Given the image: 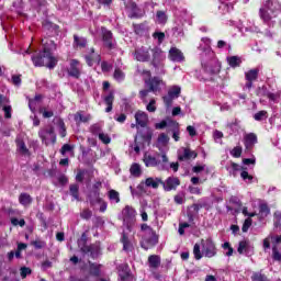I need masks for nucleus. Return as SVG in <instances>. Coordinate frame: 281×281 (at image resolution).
Wrapping results in <instances>:
<instances>
[{
  "label": "nucleus",
  "instance_id": "6ab92c4d",
  "mask_svg": "<svg viewBox=\"0 0 281 281\" xmlns=\"http://www.w3.org/2000/svg\"><path fill=\"white\" fill-rule=\"evenodd\" d=\"M143 161L146 168H157L161 164V160L157 159V157L153 155L145 154L143 157Z\"/></svg>",
  "mask_w": 281,
  "mask_h": 281
},
{
  "label": "nucleus",
  "instance_id": "393cba45",
  "mask_svg": "<svg viewBox=\"0 0 281 281\" xmlns=\"http://www.w3.org/2000/svg\"><path fill=\"white\" fill-rule=\"evenodd\" d=\"M103 102L106 104L105 113H111V111H113V102H115V94L110 92L106 97H104Z\"/></svg>",
  "mask_w": 281,
  "mask_h": 281
},
{
  "label": "nucleus",
  "instance_id": "58836bf2",
  "mask_svg": "<svg viewBox=\"0 0 281 281\" xmlns=\"http://www.w3.org/2000/svg\"><path fill=\"white\" fill-rule=\"evenodd\" d=\"M240 177L244 181H249V183L254 181V176L249 175V171H247V167H241Z\"/></svg>",
  "mask_w": 281,
  "mask_h": 281
},
{
  "label": "nucleus",
  "instance_id": "6e6552de",
  "mask_svg": "<svg viewBox=\"0 0 281 281\" xmlns=\"http://www.w3.org/2000/svg\"><path fill=\"white\" fill-rule=\"evenodd\" d=\"M144 82L148 86L151 93H159V91H161V86L164 85V79L160 77H153L149 79H144Z\"/></svg>",
  "mask_w": 281,
  "mask_h": 281
},
{
  "label": "nucleus",
  "instance_id": "79ce46f5",
  "mask_svg": "<svg viewBox=\"0 0 281 281\" xmlns=\"http://www.w3.org/2000/svg\"><path fill=\"white\" fill-rule=\"evenodd\" d=\"M108 196H109L110 201H115L116 203H120V192H117L116 190L111 189L108 192Z\"/></svg>",
  "mask_w": 281,
  "mask_h": 281
},
{
  "label": "nucleus",
  "instance_id": "1a4fd4ad",
  "mask_svg": "<svg viewBox=\"0 0 281 281\" xmlns=\"http://www.w3.org/2000/svg\"><path fill=\"white\" fill-rule=\"evenodd\" d=\"M202 251L206 258H214L216 256V244L212 238H207L202 243Z\"/></svg>",
  "mask_w": 281,
  "mask_h": 281
},
{
  "label": "nucleus",
  "instance_id": "8fccbe9b",
  "mask_svg": "<svg viewBox=\"0 0 281 281\" xmlns=\"http://www.w3.org/2000/svg\"><path fill=\"white\" fill-rule=\"evenodd\" d=\"M259 14L260 19H262V21H265L266 23H268V21H271V14H269V11H267L266 9H260Z\"/></svg>",
  "mask_w": 281,
  "mask_h": 281
},
{
  "label": "nucleus",
  "instance_id": "9b49d317",
  "mask_svg": "<svg viewBox=\"0 0 281 281\" xmlns=\"http://www.w3.org/2000/svg\"><path fill=\"white\" fill-rule=\"evenodd\" d=\"M85 60L88 67H93V64L97 63L100 65L102 63V56L98 53H95V48L91 47L90 53L88 55H85Z\"/></svg>",
  "mask_w": 281,
  "mask_h": 281
},
{
  "label": "nucleus",
  "instance_id": "a878e982",
  "mask_svg": "<svg viewBox=\"0 0 281 281\" xmlns=\"http://www.w3.org/2000/svg\"><path fill=\"white\" fill-rule=\"evenodd\" d=\"M33 201H34V199H32V195H30L29 193H21L19 195V203H20V205H23L24 207L32 205Z\"/></svg>",
  "mask_w": 281,
  "mask_h": 281
},
{
  "label": "nucleus",
  "instance_id": "680f3d73",
  "mask_svg": "<svg viewBox=\"0 0 281 281\" xmlns=\"http://www.w3.org/2000/svg\"><path fill=\"white\" fill-rule=\"evenodd\" d=\"M172 100L175 99L169 93L162 97V101L166 104V106H172Z\"/></svg>",
  "mask_w": 281,
  "mask_h": 281
},
{
  "label": "nucleus",
  "instance_id": "b1692460",
  "mask_svg": "<svg viewBox=\"0 0 281 281\" xmlns=\"http://www.w3.org/2000/svg\"><path fill=\"white\" fill-rule=\"evenodd\" d=\"M121 243L123 245V251H133V243L128 238V234L126 232L122 233Z\"/></svg>",
  "mask_w": 281,
  "mask_h": 281
},
{
  "label": "nucleus",
  "instance_id": "bb28decb",
  "mask_svg": "<svg viewBox=\"0 0 281 281\" xmlns=\"http://www.w3.org/2000/svg\"><path fill=\"white\" fill-rule=\"evenodd\" d=\"M90 205H95L98 203H102V198H100V191L91 190V192L88 195Z\"/></svg>",
  "mask_w": 281,
  "mask_h": 281
},
{
  "label": "nucleus",
  "instance_id": "412c9836",
  "mask_svg": "<svg viewBox=\"0 0 281 281\" xmlns=\"http://www.w3.org/2000/svg\"><path fill=\"white\" fill-rule=\"evenodd\" d=\"M87 37L79 36L77 34L74 35L72 47L74 49H85L88 45Z\"/></svg>",
  "mask_w": 281,
  "mask_h": 281
},
{
  "label": "nucleus",
  "instance_id": "4be33fe9",
  "mask_svg": "<svg viewBox=\"0 0 281 281\" xmlns=\"http://www.w3.org/2000/svg\"><path fill=\"white\" fill-rule=\"evenodd\" d=\"M149 269H159L161 267V257L159 255H150L147 259Z\"/></svg>",
  "mask_w": 281,
  "mask_h": 281
},
{
  "label": "nucleus",
  "instance_id": "ea45409f",
  "mask_svg": "<svg viewBox=\"0 0 281 281\" xmlns=\"http://www.w3.org/2000/svg\"><path fill=\"white\" fill-rule=\"evenodd\" d=\"M237 251L238 254H245V251H249V241L248 240L239 241Z\"/></svg>",
  "mask_w": 281,
  "mask_h": 281
},
{
  "label": "nucleus",
  "instance_id": "49530a36",
  "mask_svg": "<svg viewBox=\"0 0 281 281\" xmlns=\"http://www.w3.org/2000/svg\"><path fill=\"white\" fill-rule=\"evenodd\" d=\"M231 155L232 157H234L235 159H238L241 157L243 155V147L241 146H236L231 150Z\"/></svg>",
  "mask_w": 281,
  "mask_h": 281
},
{
  "label": "nucleus",
  "instance_id": "72a5a7b5",
  "mask_svg": "<svg viewBox=\"0 0 281 281\" xmlns=\"http://www.w3.org/2000/svg\"><path fill=\"white\" fill-rule=\"evenodd\" d=\"M130 10H131V15L130 19H139V7H137L136 2H131L130 3Z\"/></svg>",
  "mask_w": 281,
  "mask_h": 281
},
{
  "label": "nucleus",
  "instance_id": "dca6fc26",
  "mask_svg": "<svg viewBox=\"0 0 281 281\" xmlns=\"http://www.w3.org/2000/svg\"><path fill=\"white\" fill-rule=\"evenodd\" d=\"M256 144H258V136L255 133H249L244 137V146L246 150H254Z\"/></svg>",
  "mask_w": 281,
  "mask_h": 281
},
{
  "label": "nucleus",
  "instance_id": "5701e85b",
  "mask_svg": "<svg viewBox=\"0 0 281 281\" xmlns=\"http://www.w3.org/2000/svg\"><path fill=\"white\" fill-rule=\"evenodd\" d=\"M56 43L53 40H46L45 42H43V48L42 52H44V54H48L49 56H54L52 54V52H56Z\"/></svg>",
  "mask_w": 281,
  "mask_h": 281
},
{
  "label": "nucleus",
  "instance_id": "603ef678",
  "mask_svg": "<svg viewBox=\"0 0 281 281\" xmlns=\"http://www.w3.org/2000/svg\"><path fill=\"white\" fill-rule=\"evenodd\" d=\"M20 276L23 280H25V278H27V276H32V269H30L27 267H22L20 269Z\"/></svg>",
  "mask_w": 281,
  "mask_h": 281
},
{
  "label": "nucleus",
  "instance_id": "473e14b6",
  "mask_svg": "<svg viewBox=\"0 0 281 281\" xmlns=\"http://www.w3.org/2000/svg\"><path fill=\"white\" fill-rule=\"evenodd\" d=\"M133 30L134 33L137 34V36H144V34H146V30H148L146 27V24L140 23V24H133Z\"/></svg>",
  "mask_w": 281,
  "mask_h": 281
},
{
  "label": "nucleus",
  "instance_id": "0eeeda50",
  "mask_svg": "<svg viewBox=\"0 0 281 281\" xmlns=\"http://www.w3.org/2000/svg\"><path fill=\"white\" fill-rule=\"evenodd\" d=\"M67 74L70 78H75L76 80H80V76H82V70H80V60L70 59L69 68L67 69Z\"/></svg>",
  "mask_w": 281,
  "mask_h": 281
},
{
  "label": "nucleus",
  "instance_id": "f3484780",
  "mask_svg": "<svg viewBox=\"0 0 281 281\" xmlns=\"http://www.w3.org/2000/svg\"><path fill=\"white\" fill-rule=\"evenodd\" d=\"M89 265V276H92V278H100L102 276V265L95 263L91 260H88Z\"/></svg>",
  "mask_w": 281,
  "mask_h": 281
},
{
  "label": "nucleus",
  "instance_id": "e2e57ef3",
  "mask_svg": "<svg viewBox=\"0 0 281 281\" xmlns=\"http://www.w3.org/2000/svg\"><path fill=\"white\" fill-rule=\"evenodd\" d=\"M158 142L159 144H168V142H170V138L166 135V133H161L158 136Z\"/></svg>",
  "mask_w": 281,
  "mask_h": 281
},
{
  "label": "nucleus",
  "instance_id": "4c0bfd02",
  "mask_svg": "<svg viewBox=\"0 0 281 281\" xmlns=\"http://www.w3.org/2000/svg\"><path fill=\"white\" fill-rule=\"evenodd\" d=\"M269 117V113L266 110H261L254 115V120L256 122H262V120H267Z\"/></svg>",
  "mask_w": 281,
  "mask_h": 281
},
{
  "label": "nucleus",
  "instance_id": "a19ab883",
  "mask_svg": "<svg viewBox=\"0 0 281 281\" xmlns=\"http://www.w3.org/2000/svg\"><path fill=\"white\" fill-rule=\"evenodd\" d=\"M168 94L175 98H179L181 95V87L179 86H173L171 89H169Z\"/></svg>",
  "mask_w": 281,
  "mask_h": 281
},
{
  "label": "nucleus",
  "instance_id": "37998d69",
  "mask_svg": "<svg viewBox=\"0 0 281 281\" xmlns=\"http://www.w3.org/2000/svg\"><path fill=\"white\" fill-rule=\"evenodd\" d=\"M76 146L69 145V144H64L59 150L60 155L65 156L67 153H74V149Z\"/></svg>",
  "mask_w": 281,
  "mask_h": 281
},
{
  "label": "nucleus",
  "instance_id": "864d4df0",
  "mask_svg": "<svg viewBox=\"0 0 281 281\" xmlns=\"http://www.w3.org/2000/svg\"><path fill=\"white\" fill-rule=\"evenodd\" d=\"M155 104H157V101L155 99H151L147 104L146 110L149 113H155V111H157V106Z\"/></svg>",
  "mask_w": 281,
  "mask_h": 281
},
{
  "label": "nucleus",
  "instance_id": "4468645a",
  "mask_svg": "<svg viewBox=\"0 0 281 281\" xmlns=\"http://www.w3.org/2000/svg\"><path fill=\"white\" fill-rule=\"evenodd\" d=\"M182 150V154L178 155L179 161H190V159H196L199 157V154L190 149V147H183Z\"/></svg>",
  "mask_w": 281,
  "mask_h": 281
},
{
  "label": "nucleus",
  "instance_id": "a18cd8bd",
  "mask_svg": "<svg viewBox=\"0 0 281 281\" xmlns=\"http://www.w3.org/2000/svg\"><path fill=\"white\" fill-rule=\"evenodd\" d=\"M252 281H269V279L262 272H254L251 276Z\"/></svg>",
  "mask_w": 281,
  "mask_h": 281
},
{
  "label": "nucleus",
  "instance_id": "3c124183",
  "mask_svg": "<svg viewBox=\"0 0 281 281\" xmlns=\"http://www.w3.org/2000/svg\"><path fill=\"white\" fill-rule=\"evenodd\" d=\"M193 256L195 260H201V258H203V255L201 254V246L199 244L193 246Z\"/></svg>",
  "mask_w": 281,
  "mask_h": 281
},
{
  "label": "nucleus",
  "instance_id": "052dcab7",
  "mask_svg": "<svg viewBox=\"0 0 281 281\" xmlns=\"http://www.w3.org/2000/svg\"><path fill=\"white\" fill-rule=\"evenodd\" d=\"M3 111H4V117L7 120H10V117H12V106L11 105H4Z\"/></svg>",
  "mask_w": 281,
  "mask_h": 281
},
{
  "label": "nucleus",
  "instance_id": "c85d7f7f",
  "mask_svg": "<svg viewBox=\"0 0 281 281\" xmlns=\"http://www.w3.org/2000/svg\"><path fill=\"white\" fill-rule=\"evenodd\" d=\"M159 181H161V178H153V177H149V178H147L146 180H145V186L147 187V188H153L154 190H157V188H159V183H161V182H159Z\"/></svg>",
  "mask_w": 281,
  "mask_h": 281
},
{
  "label": "nucleus",
  "instance_id": "7ed1b4c3",
  "mask_svg": "<svg viewBox=\"0 0 281 281\" xmlns=\"http://www.w3.org/2000/svg\"><path fill=\"white\" fill-rule=\"evenodd\" d=\"M88 240H89V237H87V233H82L81 235L82 246L80 247V251L85 256L90 255V258H92V260H95V258L100 256V246L95 244L87 245Z\"/></svg>",
  "mask_w": 281,
  "mask_h": 281
},
{
  "label": "nucleus",
  "instance_id": "c9c22d12",
  "mask_svg": "<svg viewBox=\"0 0 281 281\" xmlns=\"http://www.w3.org/2000/svg\"><path fill=\"white\" fill-rule=\"evenodd\" d=\"M91 120V116H90V114H88V115H82V113H80V112H77L76 114H75V122L77 123V124H80V122H82L83 124H87V122H89Z\"/></svg>",
  "mask_w": 281,
  "mask_h": 281
},
{
  "label": "nucleus",
  "instance_id": "6e6d98bb",
  "mask_svg": "<svg viewBox=\"0 0 281 281\" xmlns=\"http://www.w3.org/2000/svg\"><path fill=\"white\" fill-rule=\"evenodd\" d=\"M274 227L279 228L281 232V212L274 213Z\"/></svg>",
  "mask_w": 281,
  "mask_h": 281
},
{
  "label": "nucleus",
  "instance_id": "c03bdc74",
  "mask_svg": "<svg viewBox=\"0 0 281 281\" xmlns=\"http://www.w3.org/2000/svg\"><path fill=\"white\" fill-rule=\"evenodd\" d=\"M252 224L254 220H251V217H247L241 226V232H244V234H247V232H249V227H251Z\"/></svg>",
  "mask_w": 281,
  "mask_h": 281
},
{
  "label": "nucleus",
  "instance_id": "7c9ffc66",
  "mask_svg": "<svg viewBox=\"0 0 281 281\" xmlns=\"http://www.w3.org/2000/svg\"><path fill=\"white\" fill-rule=\"evenodd\" d=\"M271 214V209L267 203L259 204V215L261 218H267Z\"/></svg>",
  "mask_w": 281,
  "mask_h": 281
},
{
  "label": "nucleus",
  "instance_id": "aec40b11",
  "mask_svg": "<svg viewBox=\"0 0 281 281\" xmlns=\"http://www.w3.org/2000/svg\"><path fill=\"white\" fill-rule=\"evenodd\" d=\"M123 220L124 221H135V217L137 216V211L131 205H126L123 211Z\"/></svg>",
  "mask_w": 281,
  "mask_h": 281
},
{
  "label": "nucleus",
  "instance_id": "2f4dec72",
  "mask_svg": "<svg viewBox=\"0 0 281 281\" xmlns=\"http://www.w3.org/2000/svg\"><path fill=\"white\" fill-rule=\"evenodd\" d=\"M227 63L229 67H232L233 69H236V67H240L243 60L238 56H231L227 58Z\"/></svg>",
  "mask_w": 281,
  "mask_h": 281
},
{
  "label": "nucleus",
  "instance_id": "09e8293b",
  "mask_svg": "<svg viewBox=\"0 0 281 281\" xmlns=\"http://www.w3.org/2000/svg\"><path fill=\"white\" fill-rule=\"evenodd\" d=\"M136 74H138L139 76H145L146 78H144V80H150V78H153V72H150V70L148 69H139L137 68Z\"/></svg>",
  "mask_w": 281,
  "mask_h": 281
},
{
  "label": "nucleus",
  "instance_id": "f257e3e1",
  "mask_svg": "<svg viewBox=\"0 0 281 281\" xmlns=\"http://www.w3.org/2000/svg\"><path fill=\"white\" fill-rule=\"evenodd\" d=\"M31 60L34 67H46L47 69H55L56 65H58V58L45 53V50L34 53L31 56Z\"/></svg>",
  "mask_w": 281,
  "mask_h": 281
},
{
  "label": "nucleus",
  "instance_id": "774afa93",
  "mask_svg": "<svg viewBox=\"0 0 281 281\" xmlns=\"http://www.w3.org/2000/svg\"><path fill=\"white\" fill-rule=\"evenodd\" d=\"M31 245H33V247H35V249H43V247H45V241L34 240L31 243Z\"/></svg>",
  "mask_w": 281,
  "mask_h": 281
},
{
  "label": "nucleus",
  "instance_id": "e433bc0d",
  "mask_svg": "<svg viewBox=\"0 0 281 281\" xmlns=\"http://www.w3.org/2000/svg\"><path fill=\"white\" fill-rule=\"evenodd\" d=\"M16 148L20 150V153H22V155H27V153H30V149H27V146L23 139L16 140Z\"/></svg>",
  "mask_w": 281,
  "mask_h": 281
},
{
  "label": "nucleus",
  "instance_id": "5fc2aeb1",
  "mask_svg": "<svg viewBox=\"0 0 281 281\" xmlns=\"http://www.w3.org/2000/svg\"><path fill=\"white\" fill-rule=\"evenodd\" d=\"M81 218H83L85 221H89V218H91V216H93V212L89 209H85L81 213H80Z\"/></svg>",
  "mask_w": 281,
  "mask_h": 281
},
{
  "label": "nucleus",
  "instance_id": "4d7b16f0",
  "mask_svg": "<svg viewBox=\"0 0 281 281\" xmlns=\"http://www.w3.org/2000/svg\"><path fill=\"white\" fill-rule=\"evenodd\" d=\"M153 38H157L158 43H164V40L166 38V33H164V32H155L153 34Z\"/></svg>",
  "mask_w": 281,
  "mask_h": 281
},
{
  "label": "nucleus",
  "instance_id": "2eb2a0df",
  "mask_svg": "<svg viewBox=\"0 0 281 281\" xmlns=\"http://www.w3.org/2000/svg\"><path fill=\"white\" fill-rule=\"evenodd\" d=\"M169 60L172 63H183L186 60V56H183V52L177 47H171L169 49Z\"/></svg>",
  "mask_w": 281,
  "mask_h": 281
},
{
  "label": "nucleus",
  "instance_id": "a211bd4d",
  "mask_svg": "<svg viewBox=\"0 0 281 281\" xmlns=\"http://www.w3.org/2000/svg\"><path fill=\"white\" fill-rule=\"evenodd\" d=\"M135 120L137 126H140V128H146L148 126V114L143 111H137L135 113Z\"/></svg>",
  "mask_w": 281,
  "mask_h": 281
},
{
  "label": "nucleus",
  "instance_id": "de8ad7c7",
  "mask_svg": "<svg viewBox=\"0 0 281 281\" xmlns=\"http://www.w3.org/2000/svg\"><path fill=\"white\" fill-rule=\"evenodd\" d=\"M272 259L277 262H281V252L278 250V245L272 246Z\"/></svg>",
  "mask_w": 281,
  "mask_h": 281
},
{
  "label": "nucleus",
  "instance_id": "ddd939ff",
  "mask_svg": "<svg viewBox=\"0 0 281 281\" xmlns=\"http://www.w3.org/2000/svg\"><path fill=\"white\" fill-rule=\"evenodd\" d=\"M259 72L260 70H258V68L250 69L247 72H245V78L247 80L245 88L248 89V91L251 90V87H254L255 80H258Z\"/></svg>",
  "mask_w": 281,
  "mask_h": 281
},
{
  "label": "nucleus",
  "instance_id": "338daca9",
  "mask_svg": "<svg viewBox=\"0 0 281 281\" xmlns=\"http://www.w3.org/2000/svg\"><path fill=\"white\" fill-rule=\"evenodd\" d=\"M191 207L196 214H199L200 210H203V207H205V203H194L191 205Z\"/></svg>",
  "mask_w": 281,
  "mask_h": 281
},
{
  "label": "nucleus",
  "instance_id": "0e129e2a",
  "mask_svg": "<svg viewBox=\"0 0 281 281\" xmlns=\"http://www.w3.org/2000/svg\"><path fill=\"white\" fill-rule=\"evenodd\" d=\"M156 16L160 21V23H166V21L168 19V18H166V12H164V11H157Z\"/></svg>",
  "mask_w": 281,
  "mask_h": 281
},
{
  "label": "nucleus",
  "instance_id": "13d9d810",
  "mask_svg": "<svg viewBox=\"0 0 281 281\" xmlns=\"http://www.w3.org/2000/svg\"><path fill=\"white\" fill-rule=\"evenodd\" d=\"M223 249H227L228 251L226 252V256H234V248L232 247V244H229L228 241H225L223 244Z\"/></svg>",
  "mask_w": 281,
  "mask_h": 281
},
{
  "label": "nucleus",
  "instance_id": "f8f14e48",
  "mask_svg": "<svg viewBox=\"0 0 281 281\" xmlns=\"http://www.w3.org/2000/svg\"><path fill=\"white\" fill-rule=\"evenodd\" d=\"M133 56L138 63H148L150 60V49L144 47L137 48L133 53Z\"/></svg>",
  "mask_w": 281,
  "mask_h": 281
},
{
  "label": "nucleus",
  "instance_id": "bf43d9fd",
  "mask_svg": "<svg viewBox=\"0 0 281 281\" xmlns=\"http://www.w3.org/2000/svg\"><path fill=\"white\" fill-rule=\"evenodd\" d=\"M99 139L102 144H109L111 142V136H109V134L100 133Z\"/></svg>",
  "mask_w": 281,
  "mask_h": 281
},
{
  "label": "nucleus",
  "instance_id": "9d476101",
  "mask_svg": "<svg viewBox=\"0 0 281 281\" xmlns=\"http://www.w3.org/2000/svg\"><path fill=\"white\" fill-rule=\"evenodd\" d=\"M101 36L103 46L106 47V49H115V44H113V32L109 31L106 27H101Z\"/></svg>",
  "mask_w": 281,
  "mask_h": 281
},
{
  "label": "nucleus",
  "instance_id": "f704fd0d",
  "mask_svg": "<svg viewBox=\"0 0 281 281\" xmlns=\"http://www.w3.org/2000/svg\"><path fill=\"white\" fill-rule=\"evenodd\" d=\"M130 172L132 177H142V167L139 164L134 162L130 168Z\"/></svg>",
  "mask_w": 281,
  "mask_h": 281
},
{
  "label": "nucleus",
  "instance_id": "cd10ccee",
  "mask_svg": "<svg viewBox=\"0 0 281 281\" xmlns=\"http://www.w3.org/2000/svg\"><path fill=\"white\" fill-rule=\"evenodd\" d=\"M69 193L75 201H80V186L78 183H72L69 186Z\"/></svg>",
  "mask_w": 281,
  "mask_h": 281
},
{
  "label": "nucleus",
  "instance_id": "c756f323",
  "mask_svg": "<svg viewBox=\"0 0 281 281\" xmlns=\"http://www.w3.org/2000/svg\"><path fill=\"white\" fill-rule=\"evenodd\" d=\"M113 79L116 82H124V80H126V74L120 68H115L113 74Z\"/></svg>",
  "mask_w": 281,
  "mask_h": 281
},
{
  "label": "nucleus",
  "instance_id": "69168bd1",
  "mask_svg": "<svg viewBox=\"0 0 281 281\" xmlns=\"http://www.w3.org/2000/svg\"><path fill=\"white\" fill-rule=\"evenodd\" d=\"M40 113H42L44 119L54 117V111H46L45 109H41Z\"/></svg>",
  "mask_w": 281,
  "mask_h": 281
},
{
  "label": "nucleus",
  "instance_id": "39448f33",
  "mask_svg": "<svg viewBox=\"0 0 281 281\" xmlns=\"http://www.w3.org/2000/svg\"><path fill=\"white\" fill-rule=\"evenodd\" d=\"M151 52V60H150V65L151 67H154L155 69H159V67H162L164 63V50H161V48L159 47H154L150 48Z\"/></svg>",
  "mask_w": 281,
  "mask_h": 281
},
{
  "label": "nucleus",
  "instance_id": "20e7f679",
  "mask_svg": "<svg viewBox=\"0 0 281 281\" xmlns=\"http://www.w3.org/2000/svg\"><path fill=\"white\" fill-rule=\"evenodd\" d=\"M157 245H159V236L156 231H150L149 234L143 235L140 240L142 249L148 251V249H154V247H157Z\"/></svg>",
  "mask_w": 281,
  "mask_h": 281
},
{
  "label": "nucleus",
  "instance_id": "f03ea898",
  "mask_svg": "<svg viewBox=\"0 0 281 281\" xmlns=\"http://www.w3.org/2000/svg\"><path fill=\"white\" fill-rule=\"evenodd\" d=\"M153 143V130L146 127L136 133L134 137V151L139 155L140 150H144L146 146H150Z\"/></svg>",
  "mask_w": 281,
  "mask_h": 281
},
{
  "label": "nucleus",
  "instance_id": "423d86ee",
  "mask_svg": "<svg viewBox=\"0 0 281 281\" xmlns=\"http://www.w3.org/2000/svg\"><path fill=\"white\" fill-rule=\"evenodd\" d=\"M160 186H162L165 192H172V190H177L179 186H181V180L178 177H168L166 181L158 180Z\"/></svg>",
  "mask_w": 281,
  "mask_h": 281
}]
</instances>
